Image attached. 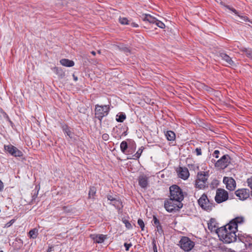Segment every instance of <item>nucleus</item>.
Instances as JSON below:
<instances>
[{
  "label": "nucleus",
  "instance_id": "obj_1",
  "mask_svg": "<svg viewBox=\"0 0 252 252\" xmlns=\"http://www.w3.org/2000/svg\"><path fill=\"white\" fill-rule=\"evenodd\" d=\"M236 230L232 228H227V225L219 228L217 233L220 240L225 243H231L237 239Z\"/></svg>",
  "mask_w": 252,
  "mask_h": 252
},
{
  "label": "nucleus",
  "instance_id": "obj_2",
  "mask_svg": "<svg viewBox=\"0 0 252 252\" xmlns=\"http://www.w3.org/2000/svg\"><path fill=\"white\" fill-rule=\"evenodd\" d=\"M164 206L167 212L172 213L179 211L183 207V204L180 201L170 198L164 201Z\"/></svg>",
  "mask_w": 252,
  "mask_h": 252
},
{
  "label": "nucleus",
  "instance_id": "obj_3",
  "mask_svg": "<svg viewBox=\"0 0 252 252\" xmlns=\"http://www.w3.org/2000/svg\"><path fill=\"white\" fill-rule=\"evenodd\" d=\"M170 198L174 200L179 201L182 202L184 199V196L182 189L177 185H172L170 188Z\"/></svg>",
  "mask_w": 252,
  "mask_h": 252
},
{
  "label": "nucleus",
  "instance_id": "obj_4",
  "mask_svg": "<svg viewBox=\"0 0 252 252\" xmlns=\"http://www.w3.org/2000/svg\"><path fill=\"white\" fill-rule=\"evenodd\" d=\"M208 177L209 174L207 172H198L195 180V187L199 189H204L206 187Z\"/></svg>",
  "mask_w": 252,
  "mask_h": 252
},
{
  "label": "nucleus",
  "instance_id": "obj_5",
  "mask_svg": "<svg viewBox=\"0 0 252 252\" xmlns=\"http://www.w3.org/2000/svg\"><path fill=\"white\" fill-rule=\"evenodd\" d=\"M109 111L110 107L109 105H99L96 104L95 106L94 109L95 117L101 121L103 117L108 114Z\"/></svg>",
  "mask_w": 252,
  "mask_h": 252
},
{
  "label": "nucleus",
  "instance_id": "obj_6",
  "mask_svg": "<svg viewBox=\"0 0 252 252\" xmlns=\"http://www.w3.org/2000/svg\"><path fill=\"white\" fill-rule=\"evenodd\" d=\"M198 203L202 209L208 212L211 211L214 207L213 203L209 200L207 195L204 193L198 200Z\"/></svg>",
  "mask_w": 252,
  "mask_h": 252
},
{
  "label": "nucleus",
  "instance_id": "obj_7",
  "mask_svg": "<svg viewBox=\"0 0 252 252\" xmlns=\"http://www.w3.org/2000/svg\"><path fill=\"white\" fill-rule=\"evenodd\" d=\"M180 248L185 252L190 251L194 246V242L188 237H182L179 241Z\"/></svg>",
  "mask_w": 252,
  "mask_h": 252
},
{
  "label": "nucleus",
  "instance_id": "obj_8",
  "mask_svg": "<svg viewBox=\"0 0 252 252\" xmlns=\"http://www.w3.org/2000/svg\"><path fill=\"white\" fill-rule=\"evenodd\" d=\"M228 199V194L227 191L222 189H218L215 197V201L218 203H220Z\"/></svg>",
  "mask_w": 252,
  "mask_h": 252
},
{
  "label": "nucleus",
  "instance_id": "obj_9",
  "mask_svg": "<svg viewBox=\"0 0 252 252\" xmlns=\"http://www.w3.org/2000/svg\"><path fill=\"white\" fill-rule=\"evenodd\" d=\"M230 162V158L228 155H223L215 163V166L223 169L227 167Z\"/></svg>",
  "mask_w": 252,
  "mask_h": 252
},
{
  "label": "nucleus",
  "instance_id": "obj_10",
  "mask_svg": "<svg viewBox=\"0 0 252 252\" xmlns=\"http://www.w3.org/2000/svg\"><path fill=\"white\" fill-rule=\"evenodd\" d=\"M245 221V218L243 217H238L230 221L227 225V228H232L234 230H237L239 225L242 224Z\"/></svg>",
  "mask_w": 252,
  "mask_h": 252
},
{
  "label": "nucleus",
  "instance_id": "obj_11",
  "mask_svg": "<svg viewBox=\"0 0 252 252\" xmlns=\"http://www.w3.org/2000/svg\"><path fill=\"white\" fill-rule=\"evenodd\" d=\"M4 149L12 156L21 157L23 156L22 152L12 145H4Z\"/></svg>",
  "mask_w": 252,
  "mask_h": 252
},
{
  "label": "nucleus",
  "instance_id": "obj_12",
  "mask_svg": "<svg viewBox=\"0 0 252 252\" xmlns=\"http://www.w3.org/2000/svg\"><path fill=\"white\" fill-rule=\"evenodd\" d=\"M143 20L147 21L150 23L155 24L158 27L161 29H164L165 27L163 23L157 20L156 18L151 16L150 15L146 14L143 18Z\"/></svg>",
  "mask_w": 252,
  "mask_h": 252
},
{
  "label": "nucleus",
  "instance_id": "obj_13",
  "mask_svg": "<svg viewBox=\"0 0 252 252\" xmlns=\"http://www.w3.org/2000/svg\"><path fill=\"white\" fill-rule=\"evenodd\" d=\"M223 182L225 185L227 189L232 191L236 189V182L232 177H224L223 179Z\"/></svg>",
  "mask_w": 252,
  "mask_h": 252
},
{
  "label": "nucleus",
  "instance_id": "obj_14",
  "mask_svg": "<svg viewBox=\"0 0 252 252\" xmlns=\"http://www.w3.org/2000/svg\"><path fill=\"white\" fill-rule=\"evenodd\" d=\"M235 193L240 200H245L249 197L250 191L247 189H241L237 190Z\"/></svg>",
  "mask_w": 252,
  "mask_h": 252
},
{
  "label": "nucleus",
  "instance_id": "obj_15",
  "mask_svg": "<svg viewBox=\"0 0 252 252\" xmlns=\"http://www.w3.org/2000/svg\"><path fill=\"white\" fill-rule=\"evenodd\" d=\"M177 173L179 177L184 180H187L189 176V170L187 167H180L177 170Z\"/></svg>",
  "mask_w": 252,
  "mask_h": 252
},
{
  "label": "nucleus",
  "instance_id": "obj_16",
  "mask_svg": "<svg viewBox=\"0 0 252 252\" xmlns=\"http://www.w3.org/2000/svg\"><path fill=\"white\" fill-rule=\"evenodd\" d=\"M219 56L221 58V60L225 62L227 65H234V62L232 61V59L227 54L224 53H220Z\"/></svg>",
  "mask_w": 252,
  "mask_h": 252
},
{
  "label": "nucleus",
  "instance_id": "obj_17",
  "mask_svg": "<svg viewBox=\"0 0 252 252\" xmlns=\"http://www.w3.org/2000/svg\"><path fill=\"white\" fill-rule=\"evenodd\" d=\"M139 185L142 188H147L148 185V178L145 175H141L138 177Z\"/></svg>",
  "mask_w": 252,
  "mask_h": 252
},
{
  "label": "nucleus",
  "instance_id": "obj_18",
  "mask_svg": "<svg viewBox=\"0 0 252 252\" xmlns=\"http://www.w3.org/2000/svg\"><path fill=\"white\" fill-rule=\"evenodd\" d=\"M208 227L211 231H216V233L219 228H218V226H217V223L214 219H210L209 222L208 223Z\"/></svg>",
  "mask_w": 252,
  "mask_h": 252
},
{
  "label": "nucleus",
  "instance_id": "obj_19",
  "mask_svg": "<svg viewBox=\"0 0 252 252\" xmlns=\"http://www.w3.org/2000/svg\"><path fill=\"white\" fill-rule=\"evenodd\" d=\"M105 238V236L102 234L96 235L93 237V240L96 243H101L103 242Z\"/></svg>",
  "mask_w": 252,
  "mask_h": 252
},
{
  "label": "nucleus",
  "instance_id": "obj_20",
  "mask_svg": "<svg viewBox=\"0 0 252 252\" xmlns=\"http://www.w3.org/2000/svg\"><path fill=\"white\" fill-rule=\"evenodd\" d=\"M60 63L62 65L67 67H71L74 64L73 61L66 59H62Z\"/></svg>",
  "mask_w": 252,
  "mask_h": 252
},
{
  "label": "nucleus",
  "instance_id": "obj_21",
  "mask_svg": "<svg viewBox=\"0 0 252 252\" xmlns=\"http://www.w3.org/2000/svg\"><path fill=\"white\" fill-rule=\"evenodd\" d=\"M165 135L168 141H174L175 139V134L171 130L167 131Z\"/></svg>",
  "mask_w": 252,
  "mask_h": 252
},
{
  "label": "nucleus",
  "instance_id": "obj_22",
  "mask_svg": "<svg viewBox=\"0 0 252 252\" xmlns=\"http://www.w3.org/2000/svg\"><path fill=\"white\" fill-rule=\"evenodd\" d=\"M110 204H111L112 205L114 206L115 207L119 209H120L122 207V201L119 199H117L116 198H115V199H114V200L112 201L110 203Z\"/></svg>",
  "mask_w": 252,
  "mask_h": 252
},
{
  "label": "nucleus",
  "instance_id": "obj_23",
  "mask_svg": "<svg viewBox=\"0 0 252 252\" xmlns=\"http://www.w3.org/2000/svg\"><path fill=\"white\" fill-rule=\"evenodd\" d=\"M96 189L94 187H91L90 188L88 197L90 199H94V196L95 195Z\"/></svg>",
  "mask_w": 252,
  "mask_h": 252
},
{
  "label": "nucleus",
  "instance_id": "obj_24",
  "mask_svg": "<svg viewBox=\"0 0 252 252\" xmlns=\"http://www.w3.org/2000/svg\"><path fill=\"white\" fill-rule=\"evenodd\" d=\"M29 236L31 238L35 239L38 235V230L36 228L31 230L29 232Z\"/></svg>",
  "mask_w": 252,
  "mask_h": 252
},
{
  "label": "nucleus",
  "instance_id": "obj_25",
  "mask_svg": "<svg viewBox=\"0 0 252 252\" xmlns=\"http://www.w3.org/2000/svg\"><path fill=\"white\" fill-rule=\"evenodd\" d=\"M228 9H229L230 10L232 11L233 12H234L236 15H237V16H238L239 17H240L241 18H242L243 20H244V21H246L248 20V18L246 17H242V16H241L239 14H238V12L236 11V9H235L234 8H231L230 7V6H226Z\"/></svg>",
  "mask_w": 252,
  "mask_h": 252
},
{
  "label": "nucleus",
  "instance_id": "obj_26",
  "mask_svg": "<svg viewBox=\"0 0 252 252\" xmlns=\"http://www.w3.org/2000/svg\"><path fill=\"white\" fill-rule=\"evenodd\" d=\"M126 118V116L124 114H120V115H117L116 116V121L118 122H123Z\"/></svg>",
  "mask_w": 252,
  "mask_h": 252
},
{
  "label": "nucleus",
  "instance_id": "obj_27",
  "mask_svg": "<svg viewBox=\"0 0 252 252\" xmlns=\"http://www.w3.org/2000/svg\"><path fill=\"white\" fill-rule=\"evenodd\" d=\"M120 148L121 151L125 153L126 150L127 149V142L125 141H123L120 145Z\"/></svg>",
  "mask_w": 252,
  "mask_h": 252
},
{
  "label": "nucleus",
  "instance_id": "obj_28",
  "mask_svg": "<svg viewBox=\"0 0 252 252\" xmlns=\"http://www.w3.org/2000/svg\"><path fill=\"white\" fill-rule=\"evenodd\" d=\"M143 149H144V148H143V147H141L140 148H139L138 150V151H137V152L136 153V154L134 155H133V157L134 158H133V159L139 158H140V157L141 156V154L143 152Z\"/></svg>",
  "mask_w": 252,
  "mask_h": 252
},
{
  "label": "nucleus",
  "instance_id": "obj_29",
  "mask_svg": "<svg viewBox=\"0 0 252 252\" xmlns=\"http://www.w3.org/2000/svg\"><path fill=\"white\" fill-rule=\"evenodd\" d=\"M63 130L64 133H66V135L69 136V137H70V138H72V136H73L72 133L71 132V131L70 130L69 128L67 126L63 127Z\"/></svg>",
  "mask_w": 252,
  "mask_h": 252
},
{
  "label": "nucleus",
  "instance_id": "obj_30",
  "mask_svg": "<svg viewBox=\"0 0 252 252\" xmlns=\"http://www.w3.org/2000/svg\"><path fill=\"white\" fill-rule=\"evenodd\" d=\"M119 22L122 25H128L129 24V21L125 17H120Z\"/></svg>",
  "mask_w": 252,
  "mask_h": 252
},
{
  "label": "nucleus",
  "instance_id": "obj_31",
  "mask_svg": "<svg viewBox=\"0 0 252 252\" xmlns=\"http://www.w3.org/2000/svg\"><path fill=\"white\" fill-rule=\"evenodd\" d=\"M137 223L141 228V230L143 231L144 229L145 224L143 220L140 219H138Z\"/></svg>",
  "mask_w": 252,
  "mask_h": 252
},
{
  "label": "nucleus",
  "instance_id": "obj_32",
  "mask_svg": "<svg viewBox=\"0 0 252 252\" xmlns=\"http://www.w3.org/2000/svg\"><path fill=\"white\" fill-rule=\"evenodd\" d=\"M195 152L196 155L198 156L202 155V150L201 148H196L195 150Z\"/></svg>",
  "mask_w": 252,
  "mask_h": 252
},
{
  "label": "nucleus",
  "instance_id": "obj_33",
  "mask_svg": "<svg viewBox=\"0 0 252 252\" xmlns=\"http://www.w3.org/2000/svg\"><path fill=\"white\" fill-rule=\"evenodd\" d=\"M123 222L125 224V225L126 228H127L128 229H130L131 228V225L128 221H127L126 220H124Z\"/></svg>",
  "mask_w": 252,
  "mask_h": 252
},
{
  "label": "nucleus",
  "instance_id": "obj_34",
  "mask_svg": "<svg viewBox=\"0 0 252 252\" xmlns=\"http://www.w3.org/2000/svg\"><path fill=\"white\" fill-rule=\"evenodd\" d=\"M14 220H11L10 221L5 224L4 227H9L14 222Z\"/></svg>",
  "mask_w": 252,
  "mask_h": 252
},
{
  "label": "nucleus",
  "instance_id": "obj_35",
  "mask_svg": "<svg viewBox=\"0 0 252 252\" xmlns=\"http://www.w3.org/2000/svg\"><path fill=\"white\" fill-rule=\"evenodd\" d=\"M157 230L160 234L162 233L163 230L162 229V227L160 224L157 225Z\"/></svg>",
  "mask_w": 252,
  "mask_h": 252
},
{
  "label": "nucleus",
  "instance_id": "obj_36",
  "mask_svg": "<svg viewBox=\"0 0 252 252\" xmlns=\"http://www.w3.org/2000/svg\"><path fill=\"white\" fill-rule=\"evenodd\" d=\"M102 139L105 140V141H107L109 139V136L108 134L107 133H104L102 135Z\"/></svg>",
  "mask_w": 252,
  "mask_h": 252
},
{
  "label": "nucleus",
  "instance_id": "obj_37",
  "mask_svg": "<svg viewBox=\"0 0 252 252\" xmlns=\"http://www.w3.org/2000/svg\"><path fill=\"white\" fill-rule=\"evenodd\" d=\"M153 221L154 222V224L156 225H160L159 221L156 218V217L154 216L153 218Z\"/></svg>",
  "mask_w": 252,
  "mask_h": 252
},
{
  "label": "nucleus",
  "instance_id": "obj_38",
  "mask_svg": "<svg viewBox=\"0 0 252 252\" xmlns=\"http://www.w3.org/2000/svg\"><path fill=\"white\" fill-rule=\"evenodd\" d=\"M132 246L131 244H127L126 243L124 244V246L126 248V250L128 251L129 250V248Z\"/></svg>",
  "mask_w": 252,
  "mask_h": 252
},
{
  "label": "nucleus",
  "instance_id": "obj_39",
  "mask_svg": "<svg viewBox=\"0 0 252 252\" xmlns=\"http://www.w3.org/2000/svg\"><path fill=\"white\" fill-rule=\"evenodd\" d=\"M220 153V151L219 150H215L213 154V155L214 157H215L216 158H219V154Z\"/></svg>",
  "mask_w": 252,
  "mask_h": 252
},
{
  "label": "nucleus",
  "instance_id": "obj_40",
  "mask_svg": "<svg viewBox=\"0 0 252 252\" xmlns=\"http://www.w3.org/2000/svg\"><path fill=\"white\" fill-rule=\"evenodd\" d=\"M107 198L108 200H110L111 201V202L114 200V199H115V197H113L112 195H108L107 196Z\"/></svg>",
  "mask_w": 252,
  "mask_h": 252
},
{
  "label": "nucleus",
  "instance_id": "obj_41",
  "mask_svg": "<svg viewBox=\"0 0 252 252\" xmlns=\"http://www.w3.org/2000/svg\"><path fill=\"white\" fill-rule=\"evenodd\" d=\"M153 244L154 252H158L157 247L156 243L154 242H153Z\"/></svg>",
  "mask_w": 252,
  "mask_h": 252
},
{
  "label": "nucleus",
  "instance_id": "obj_42",
  "mask_svg": "<svg viewBox=\"0 0 252 252\" xmlns=\"http://www.w3.org/2000/svg\"><path fill=\"white\" fill-rule=\"evenodd\" d=\"M3 183L0 180V191H1L3 189Z\"/></svg>",
  "mask_w": 252,
  "mask_h": 252
},
{
  "label": "nucleus",
  "instance_id": "obj_43",
  "mask_svg": "<svg viewBox=\"0 0 252 252\" xmlns=\"http://www.w3.org/2000/svg\"><path fill=\"white\" fill-rule=\"evenodd\" d=\"M123 50H124V51L125 52H129V49H128L127 48H126V47H125V48H124V49H123Z\"/></svg>",
  "mask_w": 252,
  "mask_h": 252
},
{
  "label": "nucleus",
  "instance_id": "obj_44",
  "mask_svg": "<svg viewBox=\"0 0 252 252\" xmlns=\"http://www.w3.org/2000/svg\"><path fill=\"white\" fill-rule=\"evenodd\" d=\"M91 53L94 56L95 55V52L94 51H92Z\"/></svg>",
  "mask_w": 252,
  "mask_h": 252
},
{
  "label": "nucleus",
  "instance_id": "obj_45",
  "mask_svg": "<svg viewBox=\"0 0 252 252\" xmlns=\"http://www.w3.org/2000/svg\"><path fill=\"white\" fill-rule=\"evenodd\" d=\"M74 79L75 81L77 80V77L74 76Z\"/></svg>",
  "mask_w": 252,
  "mask_h": 252
},
{
  "label": "nucleus",
  "instance_id": "obj_46",
  "mask_svg": "<svg viewBox=\"0 0 252 252\" xmlns=\"http://www.w3.org/2000/svg\"><path fill=\"white\" fill-rule=\"evenodd\" d=\"M51 251V248L49 249L47 251V252H50Z\"/></svg>",
  "mask_w": 252,
  "mask_h": 252
},
{
  "label": "nucleus",
  "instance_id": "obj_47",
  "mask_svg": "<svg viewBox=\"0 0 252 252\" xmlns=\"http://www.w3.org/2000/svg\"><path fill=\"white\" fill-rule=\"evenodd\" d=\"M98 53L100 54V51L99 50L98 51Z\"/></svg>",
  "mask_w": 252,
  "mask_h": 252
},
{
  "label": "nucleus",
  "instance_id": "obj_48",
  "mask_svg": "<svg viewBox=\"0 0 252 252\" xmlns=\"http://www.w3.org/2000/svg\"><path fill=\"white\" fill-rule=\"evenodd\" d=\"M134 26V27H137V25H134V26Z\"/></svg>",
  "mask_w": 252,
  "mask_h": 252
},
{
  "label": "nucleus",
  "instance_id": "obj_49",
  "mask_svg": "<svg viewBox=\"0 0 252 252\" xmlns=\"http://www.w3.org/2000/svg\"><path fill=\"white\" fill-rule=\"evenodd\" d=\"M0 252H3V251H0Z\"/></svg>",
  "mask_w": 252,
  "mask_h": 252
}]
</instances>
